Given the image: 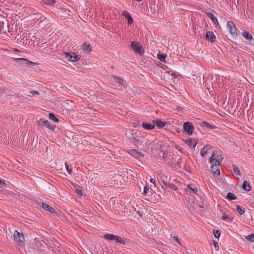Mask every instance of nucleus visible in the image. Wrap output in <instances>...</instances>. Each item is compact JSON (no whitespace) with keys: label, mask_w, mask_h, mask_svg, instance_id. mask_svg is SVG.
<instances>
[{"label":"nucleus","mask_w":254,"mask_h":254,"mask_svg":"<svg viewBox=\"0 0 254 254\" xmlns=\"http://www.w3.org/2000/svg\"><path fill=\"white\" fill-rule=\"evenodd\" d=\"M213 244H214V247L215 248V249L216 250H218V248H219L218 243L214 241Z\"/></svg>","instance_id":"ea45409f"},{"label":"nucleus","mask_w":254,"mask_h":254,"mask_svg":"<svg viewBox=\"0 0 254 254\" xmlns=\"http://www.w3.org/2000/svg\"><path fill=\"white\" fill-rule=\"evenodd\" d=\"M211 146L210 145H205L200 151V155L202 157H205L206 154L208 153V151L211 149Z\"/></svg>","instance_id":"f8f14e48"},{"label":"nucleus","mask_w":254,"mask_h":254,"mask_svg":"<svg viewBox=\"0 0 254 254\" xmlns=\"http://www.w3.org/2000/svg\"><path fill=\"white\" fill-rule=\"evenodd\" d=\"M148 190V189L146 187H145L143 189V194L146 195Z\"/></svg>","instance_id":"a19ab883"},{"label":"nucleus","mask_w":254,"mask_h":254,"mask_svg":"<svg viewBox=\"0 0 254 254\" xmlns=\"http://www.w3.org/2000/svg\"><path fill=\"white\" fill-rule=\"evenodd\" d=\"M66 169L67 172L70 174L72 173V169L70 168L68 164L65 163Z\"/></svg>","instance_id":"473e14b6"},{"label":"nucleus","mask_w":254,"mask_h":254,"mask_svg":"<svg viewBox=\"0 0 254 254\" xmlns=\"http://www.w3.org/2000/svg\"><path fill=\"white\" fill-rule=\"evenodd\" d=\"M40 205L44 210L49 211L50 213H53L55 211L54 208L52 207L45 203L41 202L40 203Z\"/></svg>","instance_id":"9b49d317"},{"label":"nucleus","mask_w":254,"mask_h":254,"mask_svg":"<svg viewBox=\"0 0 254 254\" xmlns=\"http://www.w3.org/2000/svg\"><path fill=\"white\" fill-rule=\"evenodd\" d=\"M242 35L243 37L247 40L251 41L253 39L252 35L248 32L245 31L243 33Z\"/></svg>","instance_id":"aec40b11"},{"label":"nucleus","mask_w":254,"mask_h":254,"mask_svg":"<svg viewBox=\"0 0 254 254\" xmlns=\"http://www.w3.org/2000/svg\"><path fill=\"white\" fill-rule=\"evenodd\" d=\"M168 185L173 190H177V187L174 184L171 183V184H169Z\"/></svg>","instance_id":"c9c22d12"},{"label":"nucleus","mask_w":254,"mask_h":254,"mask_svg":"<svg viewBox=\"0 0 254 254\" xmlns=\"http://www.w3.org/2000/svg\"><path fill=\"white\" fill-rule=\"evenodd\" d=\"M233 172L234 173L237 175H241V173H240V171L239 170V169L238 168V167L236 165H233Z\"/></svg>","instance_id":"393cba45"},{"label":"nucleus","mask_w":254,"mask_h":254,"mask_svg":"<svg viewBox=\"0 0 254 254\" xmlns=\"http://www.w3.org/2000/svg\"><path fill=\"white\" fill-rule=\"evenodd\" d=\"M38 122L39 125L43 127H47L52 130H54L56 128L55 125H51L49 121H44L42 119H40Z\"/></svg>","instance_id":"39448f33"},{"label":"nucleus","mask_w":254,"mask_h":254,"mask_svg":"<svg viewBox=\"0 0 254 254\" xmlns=\"http://www.w3.org/2000/svg\"><path fill=\"white\" fill-rule=\"evenodd\" d=\"M136 0V1H141V0Z\"/></svg>","instance_id":"49530a36"},{"label":"nucleus","mask_w":254,"mask_h":254,"mask_svg":"<svg viewBox=\"0 0 254 254\" xmlns=\"http://www.w3.org/2000/svg\"><path fill=\"white\" fill-rule=\"evenodd\" d=\"M131 47L132 50L136 53L141 54L144 52L143 50L142 47L139 45V44L135 41H133L131 42Z\"/></svg>","instance_id":"0eeeda50"},{"label":"nucleus","mask_w":254,"mask_h":254,"mask_svg":"<svg viewBox=\"0 0 254 254\" xmlns=\"http://www.w3.org/2000/svg\"><path fill=\"white\" fill-rule=\"evenodd\" d=\"M158 59L161 62H165V58H166V55L165 54H158L157 55Z\"/></svg>","instance_id":"bb28decb"},{"label":"nucleus","mask_w":254,"mask_h":254,"mask_svg":"<svg viewBox=\"0 0 254 254\" xmlns=\"http://www.w3.org/2000/svg\"><path fill=\"white\" fill-rule=\"evenodd\" d=\"M75 191L79 195H82V190L80 189L77 188V189H75Z\"/></svg>","instance_id":"e433bc0d"},{"label":"nucleus","mask_w":254,"mask_h":254,"mask_svg":"<svg viewBox=\"0 0 254 254\" xmlns=\"http://www.w3.org/2000/svg\"><path fill=\"white\" fill-rule=\"evenodd\" d=\"M245 240L250 243L254 242V234H250L246 236Z\"/></svg>","instance_id":"4be33fe9"},{"label":"nucleus","mask_w":254,"mask_h":254,"mask_svg":"<svg viewBox=\"0 0 254 254\" xmlns=\"http://www.w3.org/2000/svg\"><path fill=\"white\" fill-rule=\"evenodd\" d=\"M185 142L189 145L190 147L192 148L193 149L195 148L197 142L195 140H192L190 139H188L184 140Z\"/></svg>","instance_id":"4468645a"},{"label":"nucleus","mask_w":254,"mask_h":254,"mask_svg":"<svg viewBox=\"0 0 254 254\" xmlns=\"http://www.w3.org/2000/svg\"><path fill=\"white\" fill-rule=\"evenodd\" d=\"M228 218V216L225 214H223L222 216H221V219L223 220H226Z\"/></svg>","instance_id":"79ce46f5"},{"label":"nucleus","mask_w":254,"mask_h":254,"mask_svg":"<svg viewBox=\"0 0 254 254\" xmlns=\"http://www.w3.org/2000/svg\"><path fill=\"white\" fill-rule=\"evenodd\" d=\"M188 187L191 190V191L193 193H197V189L194 185H192V184H189L188 185Z\"/></svg>","instance_id":"b1692460"},{"label":"nucleus","mask_w":254,"mask_h":254,"mask_svg":"<svg viewBox=\"0 0 254 254\" xmlns=\"http://www.w3.org/2000/svg\"><path fill=\"white\" fill-rule=\"evenodd\" d=\"M15 61H17V62L24 61V62H26L27 63H30V62L28 60L24 59V58H16V59H15Z\"/></svg>","instance_id":"7c9ffc66"},{"label":"nucleus","mask_w":254,"mask_h":254,"mask_svg":"<svg viewBox=\"0 0 254 254\" xmlns=\"http://www.w3.org/2000/svg\"><path fill=\"white\" fill-rule=\"evenodd\" d=\"M206 37L211 42H213L215 39V36L211 31H208L206 33Z\"/></svg>","instance_id":"dca6fc26"},{"label":"nucleus","mask_w":254,"mask_h":254,"mask_svg":"<svg viewBox=\"0 0 254 254\" xmlns=\"http://www.w3.org/2000/svg\"><path fill=\"white\" fill-rule=\"evenodd\" d=\"M142 127L145 129H152L154 127V125L153 124H149L147 123H143L142 124Z\"/></svg>","instance_id":"a211bd4d"},{"label":"nucleus","mask_w":254,"mask_h":254,"mask_svg":"<svg viewBox=\"0 0 254 254\" xmlns=\"http://www.w3.org/2000/svg\"><path fill=\"white\" fill-rule=\"evenodd\" d=\"M103 238L108 241H114L117 243L125 245V241L120 236L111 234H107L104 235Z\"/></svg>","instance_id":"f03ea898"},{"label":"nucleus","mask_w":254,"mask_h":254,"mask_svg":"<svg viewBox=\"0 0 254 254\" xmlns=\"http://www.w3.org/2000/svg\"><path fill=\"white\" fill-rule=\"evenodd\" d=\"M122 15L125 17H126V18H128V17L130 15V13H129L127 11H123L122 12Z\"/></svg>","instance_id":"72a5a7b5"},{"label":"nucleus","mask_w":254,"mask_h":254,"mask_svg":"<svg viewBox=\"0 0 254 254\" xmlns=\"http://www.w3.org/2000/svg\"><path fill=\"white\" fill-rule=\"evenodd\" d=\"M227 198L230 200H235L236 199V197L231 192L228 193Z\"/></svg>","instance_id":"cd10ccee"},{"label":"nucleus","mask_w":254,"mask_h":254,"mask_svg":"<svg viewBox=\"0 0 254 254\" xmlns=\"http://www.w3.org/2000/svg\"><path fill=\"white\" fill-rule=\"evenodd\" d=\"M213 233L214 237L216 238H219L220 236V232L217 230H213Z\"/></svg>","instance_id":"c756f323"},{"label":"nucleus","mask_w":254,"mask_h":254,"mask_svg":"<svg viewBox=\"0 0 254 254\" xmlns=\"http://www.w3.org/2000/svg\"><path fill=\"white\" fill-rule=\"evenodd\" d=\"M29 93L30 94L31 96H34L35 95H39L40 94V93L36 90H32L29 91Z\"/></svg>","instance_id":"2f4dec72"},{"label":"nucleus","mask_w":254,"mask_h":254,"mask_svg":"<svg viewBox=\"0 0 254 254\" xmlns=\"http://www.w3.org/2000/svg\"><path fill=\"white\" fill-rule=\"evenodd\" d=\"M227 26L229 31L230 32L232 36H237V29L234 23L232 21H228L227 22Z\"/></svg>","instance_id":"423d86ee"},{"label":"nucleus","mask_w":254,"mask_h":254,"mask_svg":"<svg viewBox=\"0 0 254 254\" xmlns=\"http://www.w3.org/2000/svg\"><path fill=\"white\" fill-rule=\"evenodd\" d=\"M150 182L151 183H152V184H154V187H155V186H156V183H155V179H153V178H151V179H150Z\"/></svg>","instance_id":"37998d69"},{"label":"nucleus","mask_w":254,"mask_h":254,"mask_svg":"<svg viewBox=\"0 0 254 254\" xmlns=\"http://www.w3.org/2000/svg\"><path fill=\"white\" fill-rule=\"evenodd\" d=\"M0 185H5V183L3 181H2V180H1L0 179Z\"/></svg>","instance_id":"c03bdc74"},{"label":"nucleus","mask_w":254,"mask_h":254,"mask_svg":"<svg viewBox=\"0 0 254 254\" xmlns=\"http://www.w3.org/2000/svg\"><path fill=\"white\" fill-rule=\"evenodd\" d=\"M220 165H217L216 164H212L211 168L212 173L214 176H219L220 174V170L219 169V166Z\"/></svg>","instance_id":"9d476101"},{"label":"nucleus","mask_w":254,"mask_h":254,"mask_svg":"<svg viewBox=\"0 0 254 254\" xmlns=\"http://www.w3.org/2000/svg\"><path fill=\"white\" fill-rule=\"evenodd\" d=\"M174 239H175L176 242H179V239L177 237H174Z\"/></svg>","instance_id":"a18cd8bd"},{"label":"nucleus","mask_w":254,"mask_h":254,"mask_svg":"<svg viewBox=\"0 0 254 254\" xmlns=\"http://www.w3.org/2000/svg\"><path fill=\"white\" fill-rule=\"evenodd\" d=\"M65 56L71 62H76L79 60V58L74 53L67 52L65 53Z\"/></svg>","instance_id":"1a4fd4ad"},{"label":"nucleus","mask_w":254,"mask_h":254,"mask_svg":"<svg viewBox=\"0 0 254 254\" xmlns=\"http://www.w3.org/2000/svg\"><path fill=\"white\" fill-rule=\"evenodd\" d=\"M193 126L192 124L189 122H186L183 125V131L184 133L188 134V135H191L193 131Z\"/></svg>","instance_id":"20e7f679"},{"label":"nucleus","mask_w":254,"mask_h":254,"mask_svg":"<svg viewBox=\"0 0 254 254\" xmlns=\"http://www.w3.org/2000/svg\"><path fill=\"white\" fill-rule=\"evenodd\" d=\"M203 124H204V125L206 127H208V128H212V125H210L208 122H203Z\"/></svg>","instance_id":"58836bf2"},{"label":"nucleus","mask_w":254,"mask_h":254,"mask_svg":"<svg viewBox=\"0 0 254 254\" xmlns=\"http://www.w3.org/2000/svg\"><path fill=\"white\" fill-rule=\"evenodd\" d=\"M153 124L159 128L163 127L165 126V123L159 119H155L153 121Z\"/></svg>","instance_id":"2eb2a0df"},{"label":"nucleus","mask_w":254,"mask_h":254,"mask_svg":"<svg viewBox=\"0 0 254 254\" xmlns=\"http://www.w3.org/2000/svg\"><path fill=\"white\" fill-rule=\"evenodd\" d=\"M237 211L240 214L242 215L245 212V209L242 208L239 205H237L236 207Z\"/></svg>","instance_id":"a878e982"},{"label":"nucleus","mask_w":254,"mask_h":254,"mask_svg":"<svg viewBox=\"0 0 254 254\" xmlns=\"http://www.w3.org/2000/svg\"><path fill=\"white\" fill-rule=\"evenodd\" d=\"M243 189L247 191L251 190V187L250 184L246 181H244L243 183Z\"/></svg>","instance_id":"6ab92c4d"},{"label":"nucleus","mask_w":254,"mask_h":254,"mask_svg":"<svg viewBox=\"0 0 254 254\" xmlns=\"http://www.w3.org/2000/svg\"><path fill=\"white\" fill-rule=\"evenodd\" d=\"M159 177L160 181L167 187V177L165 174L161 173L159 174Z\"/></svg>","instance_id":"f3484780"},{"label":"nucleus","mask_w":254,"mask_h":254,"mask_svg":"<svg viewBox=\"0 0 254 254\" xmlns=\"http://www.w3.org/2000/svg\"><path fill=\"white\" fill-rule=\"evenodd\" d=\"M110 80L118 84L119 86L123 85L124 84V79L118 76L112 75L110 77Z\"/></svg>","instance_id":"6e6552de"},{"label":"nucleus","mask_w":254,"mask_h":254,"mask_svg":"<svg viewBox=\"0 0 254 254\" xmlns=\"http://www.w3.org/2000/svg\"><path fill=\"white\" fill-rule=\"evenodd\" d=\"M49 118L53 121L55 123L59 122V119L55 116L54 114L50 113L49 114Z\"/></svg>","instance_id":"5701e85b"},{"label":"nucleus","mask_w":254,"mask_h":254,"mask_svg":"<svg viewBox=\"0 0 254 254\" xmlns=\"http://www.w3.org/2000/svg\"><path fill=\"white\" fill-rule=\"evenodd\" d=\"M207 16L211 19L212 20L214 21V22L217 24H219V22L217 18L215 17V16L212 13H207Z\"/></svg>","instance_id":"412c9836"},{"label":"nucleus","mask_w":254,"mask_h":254,"mask_svg":"<svg viewBox=\"0 0 254 254\" xmlns=\"http://www.w3.org/2000/svg\"><path fill=\"white\" fill-rule=\"evenodd\" d=\"M168 156V153L166 152H163V154H162V157L161 158V160H164L165 159V158H166Z\"/></svg>","instance_id":"4c0bfd02"},{"label":"nucleus","mask_w":254,"mask_h":254,"mask_svg":"<svg viewBox=\"0 0 254 254\" xmlns=\"http://www.w3.org/2000/svg\"><path fill=\"white\" fill-rule=\"evenodd\" d=\"M43 1L44 3L50 5H52L55 2L54 0H43Z\"/></svg>","instance_id":"c85d7f7f"},{"label":"nucleus","mask_w":254,"mask_h":254,"mask_svg":"<svg viewBox=\"0 0 254 254\" xmlns=\"http://www.w3.org/2000/svg\"><path fill=\"white\" fill-rule=\"evenodd\" d=\"M127 19V23L128 24H131L133 23V20L131 15H129Z\"/></svg>","instance_id":"f704fd0d"},{"label":"nucleus","mask_w":254,"mask_h":254,"mask_svg":"<svg viewBox=\"0 0 254 254\" xmlns=\"http://www.w3.org/2000/svg\"><path fill=\"white\" fill-rule=\"evenodd\" d=\"M81 49L85 53L89 54L91 51V46L90 44L84 43L81 45Z\"/></svg>","instance_id":"ddd939ff"},{"label":"nucleus","mask_w":254,"mask_h":254,"mask_svg":"<svg viewBox=\"0 0 254 254\" xmlns=\"http://www.w3.org/2000/svg\"><path fill=\"white\" fill-rule=\"evenodd\" d=\"M13 241L15 245L19 249H23L25 246V238L23 235L15 230L13 233Z\"/></svg>","instance_id":"f257e3e1"},{"label":"nucleus","mask_w":254,"mask_h":254,"mask_svg":"<svg viewBox=\"0 0 254 254\" xmlns=\"http://www.w3.org/2000/svg\"><path fill=\"white\" fill-rule=\"evenodd\" d=\"M222 159L223 158L221 153L218 151H214L212 153L210 161L212 164L220 165Z\"/></svg>","instance_id":"7ed1b4c3"}]
</instances>
